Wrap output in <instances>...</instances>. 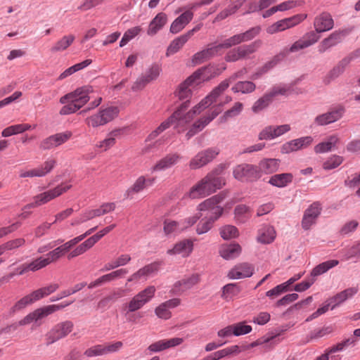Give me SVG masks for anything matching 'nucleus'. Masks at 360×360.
<instances>
[{"label": "nucleus", "mask_w": 360, "mask_h": 360, "mask_svg": "<svg viewBox=\"0 0 360 360\" xmlns=\"http://www.w3.org/2000/svg\"><path fill=\"white\" fill-rule=\"evenodd\" d=\"M203 105V103L200 102L197 105L193 107L192 110L186 111L189 106V102L188 101L184 102L169 117L162 122L155 129L151 131V133L148 136L146 140H154L172 125L174 126V128L178 133H181L185 130L187 124L193 119L194 116L200 114L203 110H205V108H202Z\"/></svg>", "instance_id": "nucleus-1"}, {"label": "nucleus", "mask_w": 360, "mask_h": 360, "mask_svg": "<svg viewBox=\"0 0 360 360\" xmlns=\"http://www.w3.org/2000/svg\"><path fill=\"white\" fill-rule=\"evenodd\" d=\"M226 168V164L218 165L191 188L188 193L189 197L193 199L204 198L221 188L225 185L226 181L220 175Z\"/></svg>", "instance_id": "nucleus-2"}, {"label": "nucleus", "mask_w": 360, "mask_h": 360, "mask_svg": "<svg viewBox=\"0 0 360 360\" xmlns=\"http://www.w3.org/2000/svg\"><path fill=\"white\" fill-rule=\"evenodd\" d=\"M226 195L223 193L210 198L201 202L198 210L199 211H207L205 219H202L197 225L196 232L201 235L208 232L212 227L213 223L218 219L223 213V208L218 205L225 198Z\"/></svg>", "instance_id": "nucleus-3"}, {"label": "nucleus", "mask_w": 360, "mask_h": 360, "mask_svg": "<svg viewBox=\"0 0 360 360\" xmlns=\"http://www.w3.org/2000/svg\"><path fill=\"white\" fill-rule=\"evenodd\" d=\"M92 93V86H84L62 96L60 103L65 105L60 110V114L66 115L75 112L90 100Z\"/></svg>", "instance_id": "nucleus-4"}, {"label": "nucleus", "mask_w": 360, "mask_h": 360, "mask_svg": "<svg viewBox=\"0 0 360 360\" xmlns=\"http://www.w3.org/2000/svg\"><path fill=\"white\" fill-rule=\"evenodd\" d=\"M155 291L156 290L154 286H148L134 295L128 303L122 305V311L129 321H132L130 313L141 309L146 304L149 302L154 297Z\"/></svg>", "instance_id": "nucleus-5"}, {"label": "nucleus", "mask_w": 360, "mask_h": 360, "mask_svg": "<svg viewBox=\"0 0 360 360\" xmlns=\"http://www.w3.org/2000/svg\"><path fill=\"white\" fill-rule=\"evenodd\" d=\"M212 68L213 67L212 66H207L199 69L181 83L176 92L179 98L181 100L186 99L191 96V92L189 89L190 86L198 85L202 81H205L212 77H215L217 75L216 73L211 75L210 76H207L206 75L207 72H211Z\"/></svg>", "instance_id": "nucleus-6"}, {"label": "nucleus", "mask_w": 360, "mask_h": 360, "mask_svg": "<svg viewBox=\"0 0 360 360\" xmlns=\"http://www.w3.org/2000/svg\"><path fill=\"white\" fill-rule=\"evenodd\" d=\"M119 112V108L115 106L101 108L97 113L88 117L85 120V123L90 127L97 128L113 120L117 117Z\"/></svg>", "instance_id": "nucleus-7"}, {"label": "nucleus", "mask_w": 360, "mask_h": 360, "mask_svg": "<svg viewBox=\"0 0 360 360\" xmlns=\"http://www.w3.org/2000/svg\"><path fill=\"white\" fill-rule=\"evenodd\" d=\"M248 70L245 68L233 73L229 77V79L222 81L217 86H216L200 103H203L202 108H206L214 102H215L217 98L224 92L228 87L229 84L238 78H242L245 74H247Z\"/></svg>", "instance_id": "nucleus-8"}, {"label": "nucleus", "mask_w": 360, "mask_h": 360, "mask_svg": "<svg viewBox=\"0 0 360 360\" xmlns=\"http://www.w3.org/2000/svg\"><path fill=\"white\" fill-rule=\"evenodd\" d=\"M71 321H65L53 326L45 335L46 345H49L67 337L73 330Z\"/></svg>", "instance_id": "nucleus-9"}, {"label": "nucleus", "mask_w": 360, "mask_h": 360, "mask_svg": "<svg viewBox=\"0 0 360 360\" xmlns=\"http://www.w3.org/2000/svg\"><path fill=\"white\" fill-rule=\"evenodd\" d=\"M70 184H60L53 189L41 193L34 197V202L25 206V209H31L44 205L60 195L71 188Z\"/></svg>", "instance_id": "nucleus-10"}, {"label": "nucleus", "mask_w": 360, "mask_h": 360, "mask_svg": "<svg viewBox=\"0 0 360 360\" xmlns=\"http://www.w3.org/2000/svg\"><path fill=\"white\" fill-rule=\"evenodd\" d=\"M233 177L240 181H251L260 178L257 167L247 163L238 165L233 170Z\"/></svg>", "instance_id": "nucleus-11"}, {"label": "nucleus", "mask_w": 360, "mask_h": 360, "mask_svg": "<svg viewBox=\"0 0 360 360\" xmlns=\"http://www.w3.org/2000/svg\"><path fill=\"white\" fill-rule=\"evenodd\" d=\"M260 31L261 27L259 26L252 27L243 33L237 34L226 39L222 43L218 44V46L220 50H221L222 49H228L238 45L242 42L248 41L257 36Z\"/></svg>", "instance_id": "nucleus-12"}, {"label": "nucleus", "mask_w": 360, "mask_h": 360, "mask_svg": "<svg viewBox=\"0 0 360 360\" xmlns=\"http://www.w3.org/2000/svg\"><path fill=\"white\" fill-rule=\"evenodd\" d=\"M307 15L300 13L278 20L266 28V32L273 34L293 27L307 18Z\"/></svg>", "instance_id": "nucleus-13"}, {"label": "nucleus", "mask_w": 360, "mask_h": 360, "mask_svg": "<svg viewBox=\"0 0 360 360\" xmlns=\"http://www.w3.org/2000/svg\"><path fill=\"white\" fill-rule=\"evenodd\" d=\"M261 44L262 41L260 40H257L250 44L240 46L233 49L226 54L225 60L226 62H235L244 58L247 56L256 51Z\"/></svg>", "instance_id": "nucleus-14"}, {"label": "nucleus", "mask_w": 360, "mask_h": 360, "mask_svg": "<svg viewBox=\"0 0 360 360\" xmlns=\"http://www.w3.org/2000/svg\"><path fill=\"white\" fill-rule=\"evenodd\" d=\"M345 112V108L342 105H338L330 108L329 111L317 115L314 122L317 126L328 125L340 120Z\"/></svg>", "instance_id": "nucleus-15"}, {"label": "nucleus", "mask_w": 360, "mask_h": 360, "mask_svg": "<svg viewBox=\"0 0 360 360\" xmlns=\"http://www.w3.org/2000/svg\"><path fill=\"white\" fill-rule=\"evenodd\" d=\"M201 281V274L193 273L189 276H185L182 279L176 281L172 288L171 292L174 295H181V293L193 288Z\"/></svg>", "instance_id": "nucleus-16"}, {"label": "nucleus", "mask_w": 360, "mask_h": 360, "mask_svg": "<svg viewBox=\"0 0 360 360\" xmlns=\"http://www.w3.org/2000/svg\"><path fill=\"white\" fill-rule=\"evenodd\" d=\"M219 153V149L217 148H210L200 151L191 159L189 167L192 169L200 168L212 162Z\"/></svg>", "instance_id": "nucleus-17"}, {"label": "nucleus", "mask_w": 360, "mask_h": 360, "mask_svg": "<svg viewBox=\"0 0 360 360\" xmlns=\"http://www.w3.org/2000/svg\"><path fill=\"white\" fill-rule=\"evenodd\" d=\"M291 129L290 125L284 124L281 125H268L263 128L258 134V139L260 141L274 140L286 133Z\"/></svg>", "instance_id": "nucleus-18"}, {"label": "nucleus", "mask_w": 360, "mask_h": 360, "mask_svg": "<svg viewBox=\"0 0 360 360\" xmlns=\"http://www.w3.org/2000/svg\"><path fill=\"white\" fill-rule=\"evenodd\" d=\"M322 210V205L320 202L316 201L310 205L304 211L302 220V227L304 230H309L314 225Z\"/></svg>", "instance_id": "nucleus-19"}, {"label": "nucleus", "mask_w": 360, "mask_h": 360, "mask_svg": "<svg viewBox=\"0 0 360 360\" xmlns=\"http://www.w3.org/2000/svg\"><path fill=\"white\" fill-rule=\"evenodd\" d=\"M155 181V177L146 178L145 176H139L134 183L125 191L124 194V198L130 200L132 199L135 194H137L146 189L148 187L153 186Z\"/></svg>", "instance_id": "nucleus-20"}, {"label": "nucleus", "mask_w": 360, "mask_h": 360, "mask_svg": "<svg viewBox=\"0 0 360 360\" xmlns=\"http://www.w3.org/2000/svg\"><path fill=\"white\" fill-rule=\"evenodd\" d=\"M319 34L315 29L305 33L300 39L292 44L289 51L291 53L297 52L314 45L319 40L321 37Z\"/></svg>", "instance_id": "nucleus-21"}, {"label": "nucleus", "mask_w": 360, "mask_h": 360, "mask_svg": "<svg viewBox=\"0 0 360 360\" xmlns=\"http://www.w3.org/2000/svg\"><path fill=\"white\" fill-rule=\"evenodd\" d=\"M72 136V133L70 131L53 134L44 139L40 143L39 147L42 150H50L56 148L68 141Z\"/></svg>", "instance_id": "nucleus-22"}, {"label": "nucleus", "mask_w": 360, "mask_h": 360, "mask_svg": "<svg viewBox=\"0 0 360 360\" xmlns=\"http://www.w3.org/2000/svg\"><path fill=\"white\" fill-rule=\"evenodd\" d=\"M314 139L311 136H302L289 141L282 145L281 152L283 154H288L306 148L312 143Z\"/></svg>", "instance_id": "nucleus-23"}, {"label": "nucleus", "mask_w": 360, "mask_h": 360, "mask_svg": "<svg viewBox=\"0 0 360 360\" xmlns=\"http://www.w3.org/2000/svg\"><path fill=\"white\" fill-rule=\"evenodd\" d=\"M56 163L55 160L48 159L42 165L37 168L28 171H20L19 176L20 178L43 177L51 172L54 168Z\"/></svg>", "instance_id": "nucleus-24"}, {"label": "nucleus", "mask_w": 360, "mask_h": 360, "mask_svg": "<svg viewBox=\"0 0 360 360\" xmlns=\"http://www.w3.org/2000/svg\"><path fill=\"white\" fill-rule=\"evenodd\" d=\"M181 156L176 153H169L165 157L160 159L151 168L150 172L152 173L157 172H162L168 169L175 165H176L180 160Z\"/></svg>", "instance_id": "nucleus-25"}, {"label": "nucleus", "mask_w": 360, "mask_h": 360, "mask_svg": "<svg viewBox=\"0 0 360 360\" xmlns=\"http://www.w3.org/2000/svg\"><path fill=\"white\" fill-rule=\"evenodd\" d=\"M313 25L316 32L323 33L333 28L334 20L329 13L322 12L314 18Z\"/></svg>", "instance_id": "nucleus-26"}, {"label": "nucleus", "mask_w": 360, "mask_h": 360, "mask_svg": "<svg viewBox=\"0 0 360 360\" xmlns=\"http://www.w3.org/2000/svg\"><path fill=\"white\" fill-rule=\"evenodd\" d=\"M160 265L161 262H155L146 265L143 268L139 269L136 272L134 273L131 276H129L127 279V281L132 282L138 281L141 279L146 280L148 276L158 272Z\"/></svg>", "instance_id": "nucleus-27"}, {"label": "nucleus", "mask_w": 360, "mask_h": 360, "mask_svg": "<svg viewBox=\"0 0 360 360\" xmlns=\"http://www.w3.org/2000/svg\"><path fill=\"white\" fill-rule=\"evenodd\" d=\"M220 51L218 44L209 45L207 48L197 52L193 56L192 63L193 65L201 64L217 56Z\"/></svg>", "instance_id": "nucleus-28"}, {"label": "nucleus", "mask_w": 360, "mask_h": 360, "mask_svg": "<svg viewBox=\"0 0 360 360\" xmlns=\"http://www.w3.org/2000/svg\"><path fill=\"white\" fill-rule=\"evenodd\" d=\"M254 273V267L248 263H242L236 265L228 273L230 279H240L249 278Z\"/></svg>", "instance_id": "nucleus-29"}, {"label": "nucleus", "mask_w": 360, "mask_h": 360, "mask_svg": "<svg viewBox=\"0 0 360 360\" xmlns=\"http://www.w3.org/2000/svg\"><path fill=\"white\" fill-rule=\"evenodd\" d=\"M193 13L187 10L178 16L171 24L169 32L177 34L182 31L185 27L193 20Z\"/></svg>", "instance_id": "nucleus-30"}, {"label": "nucleus", "mask_w": 360, "mask_h": 360, "mask_svg": "<svg viewBox=\"0 0 360 360\" xmlns=\"http://www.w3.org/2000/svg\"><path fill=\"white\" fill-rule=\"evenodd\" d=\"M183 342L184 339L181 338L160 340L150 345L148 349L151 352H159L180 345Z\"/></svg>", "instance_id": "nucleus-31"}, {"label": "nucleus", "mask_w": 360, "mask_h": 360, "mask_svg": "<svg viewBox=\"0 0 360 360\" xmlns=\"http://www.w3.org/2000/svg\"><path fill=\"white\" fill-rule=\"evenodd\" d=\"M181 303L179 298H172L160 304L155 309L156 316L162 319H169L172 316L170 309L178 307Z\"/></svg>", "instance_id": "nucleus-32"}, {"label": "nucleus", "mask_w": 360, "mask_h": 360, "mask_svg": "<svg viewBox=\"0 0 360 360\" xmlns=\"http://www.w3.org/2000/svg\"><path fill=\"white\" fill-rule=\"evenodd\" d=\"M193 249V241L190 239H185L175 244L174 248L168 250L167 252L169 255H181L186 257L190 255Z\"/></svg>", "instance_id": "nucleus-33"}, {"label": "nucleus", "mask_w": 360, "mask_h": 360, "mask_svg": "<svg viewBox=\"0 0 360 360\" xmlns=\"http://www.w3.org/2000/svg\"><path fill=\"white\" fill-rule=\"evenodd\" d=\"M339 254L343 261L354 259L355 262H358L360 260V241L340 250Z\"/></svg>", "instance_id": "nucleus-34"}, {"label": "nucleus", "mask_w": 360, "mask_h": 360, "mask_svg": "<svg viewBox=\"0 0 360 360\" xmlns=\"http://www.w3.org/2000/svg\"><path fill=\"white\" fill-rule=\"evenodd\" d=\"M344 32H334L331 33L327 38H325L322 40V41L319 44L318 46V50L319 53H324L330 48L337 45L340 43L342 39V37L345 36Z\"/></svg>", "instance_id": "nucleus-35"}, {"label": "nucleus", "mask_w": 360, "mask_h": 360, "mask_svg": "<svg viewBox=\"0 0 360 360\" xmlns=\"http://www.w3.org/2000/svg\"><path fill=\"white\" fill-rule=\"evenodd\" d=\"M167 15L166 13L160 12L150 22L147 34L149 36L155 35L167 22Z\"/></svg>", "instance_id": "nucleus-36"}, {"label": "nucleus", "mask_w": 360, "mask_h": 360, "mask_svg": "<svg viewBox=\"0 0 360 360\" xmlns=\"http://www.w3.org/2000/svg\"><path fill=\"white\" fill-rule=\"evenodd\" d=\"M340 139L337 134L330 135L327 139L314 146L316 153H325L337 148Z\"/></svg>", "instance_id": "nucleus-37"}, {"label": "nucleus", "mask_w": 360, "mask_h": 360, "mask_svg": "<svg viewBox=\"0 0 360 360\" xmlns=\"http://www.w3.org/2000/svg\"><path fill=\"white\" fill-rule=\"evenodd\" d=\"M123 132L122 129H116L109 132L105 139L98 142L96 147L100 151H106L115 144L117 138H119Z\"/></svg>", "instance_id": "nucleus-38"}, {"label": "nucleus", "mask_w": 360, "mask_h": 360, "mask_svg": "<svg viewBox=\"0 0 360 360\" xmlns=\"http://www.w3.org/2000/svg\"><path fill=\"white\" fill-rule=\"evenodd\" d=\"M280 160L275 158H266L262 160L257 167L260 176L262 174H272L277 172L279 169Z\"/></svg>", "instance_id": "nucleus-39"}, {"label": "nucleus", "mask_w": 360, "mask_h": 360, "mask_svg": "<svg viewBox=\"0 0 360 360\" xmlns=\"http://www.w3.org/2000/svg\"><path fill=\"white\" fill-rule=\"evenodd\" d=\"M358 292V288L355 287L347 288L328 300L332 304L331 309H333L340 304L342 303L348 298L353 297Z\"/></svg>", "instance_id": "nucleus-40"}, {"label": "nucleus", "mask_w": 360, "mask_h": 360, "mask_svg": "<svg viewBox=\"0 0 360 360\" xmlns=\"http://www.w3.org/2000/svg\"><path fill=\"white\" fill-rule=\"evenodd\" d=\"M276 235V231L273 226L265 225L259 229L257 240L262 244H269L274 240Z\"/></svg>", "instance_id": "nucleus-41"}, {"label": "nucleus", "mask_w": 360, "mask_h": 360, "mask_svg": "<svg viewBox=\"0 0 360 360\" xmlns=\"http://www.w3.org/2000/svg\"><path fill=\"white\" fill-rule=\"evenodd\" d=\"M292 180L293 175L291 173H282L271 176L268 183L277 188H284L291 184Z\"/></svg>", "instance_id": "nucleus-42"}, {"label": "nucleus", "mask_w": 360, "mask_h": 360, "mask_svg": "<svg viewBox=\"0 0 360 360\" xmlns=\"http://www.w3.org/2000/svg\"><path fill=\"white\" fill-rule=\"evenodd\" d=\"M73 34H68L56 41L51 46L50 51L51 53H58L65 51L75 41Z\"/></svg>", "instance_id": "nucleus-43"}, {"label": "nucleus", "mask_w": 360, "mask_h": 360, "mask_svg": "<svg viewBox=\"0 0 360 360\" xmlns=\"http://www.w3.org/2000/svg\"><path fill=\"white\" fill-rule=\"evenodd\" d=\"M241 252V247L237 243L223 245L221 247L220 255L225 259H232L237 257Z\"/></svg>", "instance_id": "nucleus-44"}, {"label": "nucleus", "mask_w": 360, "mask_h": 360, "mask_svg": "<svg viewBox=\"0 0 360 360\" xmlns=\"http://www.w3.org/2000/svg\"><path fill=\"white\" fill-rule=\"evenodd\" d=\"M124 295V290L118 289L113 290L109 295L103 297L97 304V308L105 310L108 308L110 302H115Z\"/></svg>", "instance_id": "nucleus-45"}, {"label": "nucleus", "mask_w": 360, "mask_h": 360, "mask_svg": "<svg viewBox=\"0 0 360 360\" xmlns=\"http://www.w3.org/2000/svg\"><path fill=\"white\" fill-rule=\"evenodd\" d=\"M49 264V261L46 257H40L27 264H23V268L18 274H23L27 271H36Z\"/></svg>", "instance_id": "nucleus-46"}, {"label": "nucleus", "mask_w": 360, "mask_h": 360, "mask_svg": "<svg viewBox=\"0 0 360 360\" xmlns=\"http://www.w3.org/2000/svg\"><path fill=\"white\" fill-rule=\"evenodd\" d=\"M352 57H345L342 59L328 73V77L330 80L335 79L340 76L349 65Z\"/></svg>", "instance_id": "nucleus-47"}, {"label": "nucleus", "mask_w": 360, "mask_h": 360, "mask_svg": "<svg viewBox=\"0 0 360 360\" xmlns=\"http://www.w3.org/2000/svg\"><path fill=\"white\" fill-rule=\"evenodd\" d=\"M339 264V261L336 259H330L323 262L319 265L316 266L311 272V276L314 278L327 272L330 269L336 266Z\"/></svg>", "instance_id": "nucleus-48"}, {"label": "nucleus", "mask_w": 360, "mask_h": 360, "mask_svg": "<svg viewBox=\"0 0 360 360\" xmlns=\"http://www.w3.org/2000/svg\"><path fill=\"white\" fill-rule=\"evenodd\" d=\"M243 110V104L240 102H236L232 108L225 111L222 116L219 118L220 123H224L229 120L238 116Z\"/></svg>", "instance_id": "nucleus-49"}, {"label": "nucleus", "mask_w": 360, "mask_h": 360, "mask_svg": "<svg viewBox=\"0 0 360 360\" xmlns=\"http://www.w3.org/2000/svg\"><path fill=\"white\" fill-rule=\"evenodd\" d=\"M188 40L184 34L175 38L167 47L166 55L169 56L177 53Z\"/></svg>", "instance_id": "nucleus-50"}, {"label": "nucleus", "mask_w": 360, "mask_h": 360, "mask_svg": "<svg viewBox=\"0 0 360 360\" xmlns=\"http://www.w3.org/2000/svg\"><path fill=\"white\" fill-rule=\"evenodd\" d=\"M37 300L34 296V292H32L16 302L15 304L11 308V311L14 314L25 309L26 307L35 302Z\"/></svg>", "instance_id": "nucleus-51"}, {"label": "nucleus", "mask_w": 360, "mask_h": 360, "mask_svg": "<svg viewBox=\"0 0 360 360\" xmlns=\"http://www.w3.org/2000/svg\"><path fill=\"white\" fill-rule=\"evenodd\" d=\"M236 221L239 223L246 222L251 217V210L245 205H238L234 209Z\"/></svg>", "instance_id": "nucleus-52"}, {"label": "nucleus", "mask_w": 360, "mask_h": 360, "mask_svg": "<svg viewBox=\"0 0 360 360\" xmlns=\"http://www.w3.org/2000/svg\"><path fill=\"white\" fill-rule=\"evenodd\" d=\"M255 84L250 81H244L237 82L232 88L231 90L234 93L250 94L255 90Z\"/></svg>", "instance_id": "nucleus-53"}, {"label": "nucleus", "mask_w": 360, "mask_h": 360, "mask_svg": "<svg viewBox=\"0 0 360 360\" xmlns=\"http://www.w3.org/2000/svg\"><path fill=\"white\" fill-rule=\"evenodd\" d=\"M221 112L220 106H214L210 112L207 115L200 118L195 122L198 124L202 130L210 122H211Z\"/></svg>", "instance_id": "nucleus-54"}, {"label": "nucleus", "mask_w": 360, "mask_h": 360, "mask_svg": "<svg viewBox=\"0 0 360 360\" xmlns=\"http://www.w3.org/2000/svg\"><path fill=\"white\" fill-rule=\"evenodd\" d=\"M128 273V271L126 269H120L114 271H112L111 273H109L108 274H105L101 277H99L98 279L100 285H103L105 283L111 282L118 278L122 277L125 274Z\"/></svg>", "instance_id": "nucleus-55"}, {"label": "nucleus", "mask_w": 360, "mask_h": 360, "mask_svg": "<svg viewBox=\"0 0 360 360\" xmlns=\"http://www.w3.org/2000/svg\"><path fill=\"white\" fill-rule=\"evenodd\" d=\"M240 291V287L235 283H229L222 288L221 297L225 300H231L237 296Z\"/></svg>", "instance_id": "nucleus-56"}, {"label": "nucleus", "mask_w": 360, "mask_h": 360, "mask_svg": "<svg viewBox=\"0 0 360 360\" xmlns=\"http://www.w3.org/2000/svg\"><path fill=\"white\" fill-rule=\"evenodd\" d=\"M25 240L22 238L7 241L6 243L0 245V255H2L6 251L13 250L14 249L22 247L25 245Z\"/></svg>", "instance_id": "nucleus-57"}, {"label": "nucleus", "mask_w": 360, "mask_h": 360, "mask_svg": "<svg viewBox=\"0 0 360 360\" xmlns=\"http://www.w3.org/2000/svg\"><path fill=\"white\" fill-rule=\"evenodd\" d=\"M272 99L269 93H266L262 97L255 102L252 107V110L255 113L260 112L270 104Z\"/></svg>", "instance_id": "nucleus-58"}, {"label": "nucleus", "mask_w": 360, "mask_h": 360, "mask_svg": "<svg viewBox=\"0 0 360 360\" xmlns=\"http://www.w3.org/2000/svg\"><path fill=\"white\" fill-rule=\"evenodd\" d=\"M59 288L58 284H50L46 287L41 288L33 291L37 300H39L41 298L46 297L51 293L54 292Z\"/></svg>", "instance_id": "nucleus-59"}, {"label": "nucleus", "mask_w": 360, "mask_h": 360, "mask_svg": "<svg viewBox=\"0 0 360 360\" xmlns=\"http://www.w3.org/2000/svg\"><path fill=\"white\" fill-rule=\"evenodd\" d=\"M59 288L58 284H50L46 287L41 288L33 291L37 300H39L41 298L46 297L51 293L54 292Z\"/></svg>", "instance_id": "nucleus-60"}, {"label": "nucleus", "mask_w": 360, "mask_h": 360, "mask_svg": "<svg viewBox=\"0 0 360 360\" xmlns=\"http://www.w3.org/2000/svg\"><path fill=\"white\" fill-rule=\"evenodd\" d=\"M56 308L57 307L46 306L32 311L34 323H37L39 320L55 312Z\"/></svg>", "instance_id": "nucleus-61"}, {"label": "nucleus", "mask_w": 360, "mask_h": 360, "mask_svg": "<svg viewBox=\"0 0 360 360\" xmlns=\"http://www.w3.org/2000/svg\"><path fill=\"white\" fill-rule=\"evenodd\" d=\"M180 226L179 221L166 219L164 221V232L166 235L177 234L182 231Z\"/></svg>", "instance_id": "nucleus-62"}, {"label": "nucleus", "mask_w": 360, "mask_h": 360, "mask_svg": "<svg viewBox=\"0 0 360 360\" xmlns=\"http://www.w3.org/2000/svg\"><path fill=\"white\" fill-rule=\"evenodd\" d=\"M343 162V158L340 155H333L329 157L323 164L325 170H330L338 167Z\"/></svg>", "instance_id": "nucleus-63"}, {"label": "nucleus", "mask_w": 360, "mask_h": 360, "mask_svg": "<svg viewBox=\"0 0 360 360\" xmlns=\"http://www.w3.org/2000/svg\"><path fill=\"white\" fill-rule=\"evenodd\" d=\"M220 235L224 240L236 238L238 236L237 228L232 225H226L220 229Z\"/></svg>", "instance_id": "nucleus-64"}]
</instances>
